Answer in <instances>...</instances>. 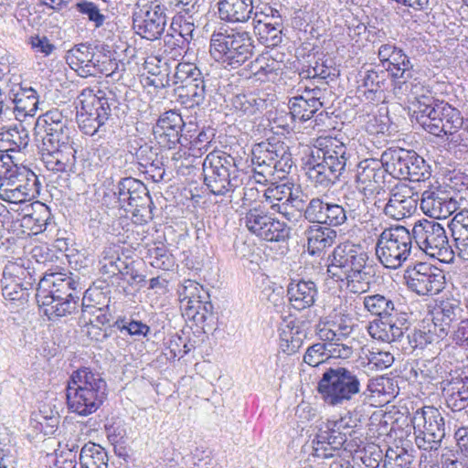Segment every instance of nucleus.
<instances>
[{"label": "nucleus", "mask_w": 468, "mask_h": 468, "mask_svg": "<svg viewBox=\"0 0 468 468\" xmlns=\"http://www.w3.org/2000/svg\"><path fill=\"white\" fill-rule=\"evenodd\" d=\"M463 309L460 302L447 299L436 304L432 311V327L437 329L441 336L445 337L452 322L462 318Z\"/></svg>", "instance_id": "4c0bfd02"}, {"label": "nucleus", "mask_w": 468, "mask_h": 468, "mask_svg": "<svg viewBox=\"0 0 468 468\" xmlns=\"http://www.w3.org/2000/svg\"><path fill=\"white\" fill-rule=\"evenodd\" d=\"M288 109L295 121L304 122L311 120L319 111L317 107L311 102L309 97L297 95L289 99Z\"/></svg>", "instance_id": "4d7b16f0"}, {"label": "nucleus", "mask_w": 468, "mask_h": 468, "mask_svg": "<svg viewBox=\"0 0 468 468\" xmlns=\"http://www.w3.org/2000/svg\"><path fill=\"white\" fill-rule=\"evenodd\" d=\"M348 158L343 142L335 137H319L316 145L302 158L303 168L314 187L329 190L340 181Z\"/></svg>", "instance_id": "f03ea898"}, {"label": "nucleus", "mask_w": 468, "mask_h": 468, "mask_svg": "<svg viewBox=\"0 0 468 468\" xmlns=\"http://www.w3.org/2000/svg\"><path fill=\"white\" fill-rule=\"evenodd\" d=\"M359 372L346 367L326 368L317 383V393L324 405L346 408L353 404L361 392Z\"/></svg>", "instance_id": "1a4fd4ad"}, {"label": "nucleus", "mask_w": 468, "mask_h": 468, "mask_svg": "<svg viewBox=\"0 0 468 468\" xmlns=\"http://www.w3.org/2000/svg\"><path fill=\"white\" fill-rule=\"evenodd\" d=\"M282 61L268 54H261L250 64L251 75L261 82L274 81L283 72Z\"/></svg>", "instance_id": "79ce46f5"}, {"label": "nucleus", "mask_w": 468, "mask_h": 468, "mask_svg": "<svg viewBox=\"0 0 468 468\" xmlns=\"http://www.w3.org/2000/svg\"><path fill=\"white\" fill-rule=\"evenodd\" d=\"M383 460L382 450L376 445L359 449L352 455L351 468H378Z\"/></svg>", "instance_id": "5fc2aeb1"}, {"label": "nucleus", "mask_w": 468, "mask_h": 468, "mask_svg": "<svg viewBox=\"0 0 468 468\" xmlns=\"http://www.w3.org/2000/svg\"><path fill=\"white\" fill-rule=\"evenodd\" d=\"M260 239L266 241H284L290 238L291 229L286 223L271 216L263 231H260Z\"/></svg>", "instance_id": "338daca9"}, {"label": "nucleus", "mask_w": 468, "mask_h": 468, "mask_svg": "<svg viewBox=\"0 0 468 468\" xmlns=\"http://www.w3.org/2000/svg\"><path fill=\"white\" fill-rule=\"evenodd\" d=\"M122 261L123 259L120 257V247L111 245L106 247L101 253L99 261V270L102 274L118 275V271L122 266Z\"/></svg>", "instance_id": "13d9d810"}, {"label": "nucleus", "mask_w": 468, "mask_h": 468, "mask_svg": "<svg viewBox=\"0 0 468 468\" xmlns=\"http://www.w3.org/2000/svg\"><path fill=\"white\" fill-rule=\"evenodd\" d=\"M303 209V217L309 223L331 229L342 226L347 220V211L344 206L321 197L311 198Z\"/></svg>", "instance_id": "b1692460"}, {"label": "nucleus", "mask_w": 468, "mask_h": 468, "mask_svg": "<svg viewBox=\"0 0 468 468\" xmlns=\"http://www.w3.org/2000/svg\"><path fill=\"white\" fill-rule=\"evenodd\" d=\"M271 215L266 212L261 206L250 208L243 218L244 225L247 229L257 237L261 236L260 231L270 222Z\"/></svg>", "instance_id": "bf43d9fd"}, {"label": "nucleus", "mask_w": 468, "mask_h": 468, "mask_svg": "<svg viewBox=\"0 0 468 468\" xmlns=\"http://www.w3.org/2000/svg\"><path fill=\"white\" fill-rule=\"evenodd\" d=\"M458 207V201L440 188L427 189L421 195L420 208L430 218H447Z\"/></svg>", "instance_id": "c85d7f7f"}, {"label": "nucleus", "mask_w": 468, "mask_h": 468, "mask_svg": "<svg viewBox=\"0 0 468 468\" xmlns=\"http://www.w3.org/2000/svg\"><path fill=\"white\" fill-rule=\"evenodd\" d=\"M189 310H186L181 304L180 309L182 315L192 320L197 325H203L209 318L213 317V305L209 298H197L195 297L189 301Z\"/></svg>", "instance_id": "603ef678"}, {"label": "nucleus", "mask_w": 468, "mask_h": 468, "mask_svg": "<svg viewBox=\"0 0 468 468\" xmlns=\"http://www.w3.org/2000/svg\"><path fill=\"white\" fill-rule=\"evenodd\" d=\"M28 142V132L22 124L0 133V148L5 152H20Z\"/></svg>", "instance_id": "3c124183"}, {"label": "nucleus", "mask_w": 468, "mask_h": 468, "mask_svg": "<svg viewBox=\"0 0 468 468\" xmlns=\"http://www.w3.org/2000/svg\"><path fill=\"white\" fill-rule=\"evenodd\" d=\"M39 182L36 174L26 166L14 165L5 168L0 182V199L25 207L38 193Z\"/></svg>", "instance_id": "2eb2a0df"}, {"label": "nucleus", "mask_w": 468, "mask_h": 468, "mask_svg": "<svg viewBox=\"0 0 468 468\" xmlns=\"http://www.w3.org/2000/svg\"><path fill=\"white\" fill-rule=\"evenodd\" d=\"M442 394L446 405L452 411H461L468 407V377L452 378L445 383Z\"/></svg>", "instance_id": "ea45409f"}, {"label": "nucleus", "mask_w": 468, "mask_h": 468, "mask_svg": "<svg viewBox=\"0 0 468 468\" xmlns=\"http://www.w3.org/2000/svg\"><path fill=\"white\" fill-rule=\"evenodd\" d=\"M187 124L180 113L176 111H168L161 114L153 127V133L160 147L176 149L181 146V138L185 135Z\"/></svg>", "instance_id": "a878e982"}, {"label": "nucleus", "mask_w": 468, "mask_h": 468, "mask_svg": "<svg viewBox=\"0 0 468 468\" xmlns=\"http://www.w3.org/2000/svg\"><path fill=\"white\" fill-rule=\"evenodd\" d=\"M410 150L403 148H389L383 152L381 159L386 170V175L389 174L395 178L405 179V173L408 171L407 165L410 161Z\"/></svg>", "instance_id": "c03bdc74"}, {"label": "nucleus", "mask_w": 468, "mask_h": 468, "mask_svg": "<svg viewBox=\"0 0 468 468\" xmlns=\"http://www.w3.org/2000/svg\"><path fill=\"white\" fill-rule=\"evenodd\" d=\"M356 303L362 304L365 310L378 318L399 314L392 296L389 294L374 293L359 296Z\"/></svg>", "instance_id": "a18cd8bd"}, {"label": "nucleus", "mask_w": 468, "mask_h": 468, "mask_svg": "<svg viewBox=\"0 0 468 468\" xmlns=\"http://www.w3.org/2000/svg\"><path fill=\"white\" fill-rule=\"evenodd\" d=\"M208 81L196 64L179 62L172 76L177 101L186 109L200 106L210 91Z\"/></svg>", "instance_id": "ddd939ff"}, {"label": "nucleus", "mask_w": 468, "mask_h": 468, "mask_svg": "<svg viewBox=\"0 0 468 468\" xmlns=\"http://www.w3.org/2000/svg\"><path fill=\"white\" fill-rule=\"evenodd\" d=\"M360 422V416L356 410H349L339 420H327L318 427L315 438L312 441V454L318 458L334 457L348 436L355 432L354 429Z\"/></svg>", "instance_id": "9b49d317"}, {"label": "nucleus", "mask_w": 468, "mask_h": 468, "mask_svg": "<svg viewBox=\"0 0 468 468\" xmlns=\"http://www.w3.org/2000/svg\"><path fill=\"white\" fill-rule=\"evenodd\" d=\"M82 287L72 272L66 271L46 272L39 278L36 300L39 310L54 320L70 315L81 307L83 318L94 317L97 324L104 325L113 318L111 310V291Z\"/></svg>", "instance_id": "f257e3e1"}, {"label": "nucleus", "mask_w": 468, "mask_h": 468, "mask_svg": "<svg viewBox=\"0 0 468 468\" xmlns=\"http://www.w3.org/2000/svg\"><path fill=\"white\" fill-rule=\"evenodd\" d=\"M80 468H108V455L99 444L85 443L79 454Z\"/></svg>", "instance_id": "8fccbe9b"}, {"label": "nucleus", "mask_w": 468, "mask_h": 468, "mask_svg": "<svg viewBox=\"0 0 468 468\" xmlns=\"http://www.w3.org/2000/svg\"><path fill=\"white\" fill-rule=\"evenodd\" d=\"M255 0H218L216 4L217 16L227 24H245L253 15Z\"/></svg>", "instance_id": "7c9ffc66"}, {"label": "nucleus", "mask_w": 468, "mask_h": 468, "mask_svg": "<svg viewBox=\"0 0 468 468\" xmlns=\"http://www.w3.org/2000/svg\"><path fill=\"white\" fill-rule=\"evenodd\" d=\"M254 40L249 31L220 26L210 36L209 53L227 70L237 69L254 53Z\"/></svg>", "instance_id": "423d86ee"}, {"label": "nucleus", "mask_w": 468, "mask_h": 468, "mask_svg": "<svg viewBox=\"0 0 468 468\" xmlns=\"http://www.w3.org/2000/svg\"><path fill=\"white\" fill-rule=\"evenodd\" d=\"M107 397L108 385L101 373L88 367H81L71 373L66 388L69 411L89 416L103 405Z\"/></svg>", "instance_id": "20e7f679"}, {"label": "nucleus", "mask_w": 468, "mask_h": 468, "mask_svg": "<svg viewBox=\"0 0 468 468\" xmlns=\"http://www.w3.org/2000/svg\"><path fill=\"white\" fill-rule=\"evenodd\" d=\"M7 97L14 103V110L23 116H33L38 105V97L32 87H24L19 82L7 85Z\"/></svg>", "instance_id": "c9c22d12"}, {"label": "nucleus", "mask_w": 468, "mask_h": 468, "mask_svg": "<svg viewBox=\"0 0 468 468\" xmlns=\"http://www.w3.org/2000/svg\"><path fill=\"white\" fill-rule=\"evenodd\" d=\"M114 195L118 206L131 213L134 222L143 224L153 218L154 204L146 186L133 177H125L119 181Z\"/></svg>", "instance_id": "f3484780"}, {"label": "nucleus", "mask_w": 468, "mask_h": 468, "mask_svg": "<svg viewBox=\"0 0 468 468\" xmlns=\"http://www.w3.org/2000/svg\"><path fill=\"white\" fill-rule=\"evenodd\" d=\"M378 56L382 69L391 78L395 90L402 94L412 93L417 85L414 84L413 64L402 48L394 44H383L378 48Z\"/></svg>", "instance_id": "4468645a"}, {"label": "nucleus", "mask_w": 468, "mask_h": 468, "mask_svg": "<svg viewBox=\"0 0 468 468\" xmlns=\"http://www.w3.org/2000/svg\"><path fill=\"white\" fill-rule=\"evenodd\" d=\"M92 45L80 44L67 52L66 61L71 69L83 78L84 74L90 69H86L90 60L93 58L91 54Z\"/></svg>", "instance_id": "864d4df0"}, {"label": "nucleus", "mask_w": 468, "mask_h": 468, "mask_svg": "<svg viewBox=\"0 0 468 468\" xmlns=\"http://www.w3.org/2000/svg\"><path fill=\"white\" fill-rule=\"evenodd\" d=\"M367 251L359 244L343 242L337 245L331 255L327 265V276L336 282L340 288H346L354 293L365 292L368 283Z\"/></svg>", "instance_id": "7ed1b4c3"}, {"label": "nucleus", "mask_w": 468, "mask_h": 468, "mask_svg": "<svg viewBox=\"0 0 468 468\" xmlns=\"http://www.w3.org/2000/svg\"><path fill=\"white\" fill-rule=\"evenodd\" d=\"M268 94L265 92H250L238 94L232 99V106L243 114L254 115L266 110L269 105Z\"/></svg>", "instance_id": "de8ad7c7"}, {"label": "nucleus", "mask_w": 468, "mask_h": 468, "mask_svg": "<svg viewBox=\"0 0 468 468\" xmlns=\"http://www.w3.org/2000/svg\"><path fill=\"white\" fill-rule=\"evenodd\" d=\"M358 86L356 96L362 102L375 103L383 98L384 90L388 85V73L382 69L373 68L361 70L358 74Z\"/></svg>", "instance_id": "cd10ccee"}, {"label": "nucleus", "mask_w": 468, "mask_h": 468, "mask_svg": "<svg viewBox=\"0 0 468 468\" xmlns=\"http://www.w3.org/2000/svg\"><path fill=\"white\" fill-rule=\"evenodd\" d=\"M21 262H9L4 269L2 282V294L9 301L26 300L28 290L36 282L35 271L30 266Z\"/></svg>", "instance_id": "4be33fe9"}, {"label": "nucleus", "mask_w": 468, "mask_h": 468, "mask_svg": "<svg viewBox=\"0 0 468 468\" xmlns=\"http://www.w3.org/2000/svg\"><path fill=\"white\" fill-rule=\"evenodd\" d=\"M215 138V130L210 127L199 128L197 124L189 122L185 130V135L181 138V146L176 152L172 159L175 161L185 160L188 165L195 158L200 157L210 147Z\"/></svg>", "instance_id": "5701e85b"}, {"label": "nucleus", "mask_w": 468, "mask_h": 468, "mask_svg": "<svg viewBox=\"0 0 468 468\" xmlns=\"http://www.w3.org/2000/svg\"><path fill=\"white\" fill-rule=\"evenodd\" d=\"M21 226L33 234L42 233L54 225L50 208L40 201H35L21 207Z\"/></svg>", "instance_id": "2f4dec72"}, {"label": "nucleus", "mask_w": 468, "mask_h": 468, "mask_svg": "<svg viewBox=\"0 0 468 468\" xmlns=\"http://www.w3.org/2000/svg\"><path fill=\"white\" fill-rule=\"evenodd\" d=\"M279 181L277 180V183L273 185L267 184L268 187L262 190V196L266 201L270 202L271 205L274 203L273 201H276V203L291 202L298 209H303V200L293 194V185L289 183L279 184Z\"/></svg>", "instance_id": "09e8293b"}, {"label": "nucleus", "mask_w": 468, "mask_h": 468, "mask_svg": "<svg viewBox=\"0 0 468 468\" xmlns=\"http://www.w3.org/2000/svg\"><path fill=\"white\" fill-rule=\"evenodd\" d=\"M148 263L155 269L169 271L175 265V259L164 245H153L147 249L145 255Z\"/></svg>", "instance_id": "680f3d73"}, {"label": "nucleus", "mask_w": 468, "mask_h": 468, "mask_svg": "<svg viewBox=\"0 0 468 468\" xmlns=\"http://www.w3.org/2000/svg\"><path fill=\"white\" fill-rule=\"evenodd\" d=\"M417 247L431 257L451 262L454 259L453 249L449 245L445 229L435 220L420 219L410 231Z\"/></svg>", "instance_id": "a211bd4d"}, {"label": "nucleus", "mask_w": 468, "mask_h": 468, "mask_svg": "<svg viewBox=\"0 0 468 468\" xmlns=\"http://www.w3.org/2000/svg\"><path fill=\"white\" fill-rule=\"evenodd\" d=\"M398 315L383 316L369 322L367 330L369 335L378 341L393 343L404 335V324H398Z\"/></svg>", "instance_id": "f704fd0d"}, {"label": "nucleus", "mask_w": 468, "mask_h": 468, "mask_svg": "<svg viewBox=\"0 0 468 468\" xmlns=\"http://www.w3.org/2000/svg\"><path fill=\"white\" fill-rule=\"evenodd\" d=\"M413 249L410 231L404 226L385 228L375 244V254L381 265L397 270L410 260Z\"/></svg>", "instance_id": "f8f14e48"}, {"label": "nucleus", "mask_w": 468, "mask_h": 468, "mask_svg": "<svg viewBox=\"0 0 468 468\" xmlns=\"http://www.w3.org/2000/svg\"><path fill=\"white\" fill-rule=\"evenodd\" d=\"M422 100L418 101L417 122L424 130L440 137L447 102L429 97H423Z\"/></svg>", "instance_id": "c756f323"}, {"label": "nucleus", "mask_w": 468, "mask_h": 468, "mask_svg": "<svg viewBox=\"0 0 468 468\" xmlns=\"http://www.w3.org/2000/svg\"><path fill=\"white\" fill-rule=\"evenodd\" d=\"M98 54L97 57V69L99 74L112 77L119 80L122 72L125 70V64L117 59L116 52L112 50L111 47L105 44L97 45Z\"/></svg>", "instance_id": "49530a36"}, {"label": "nucleus", "mask_w": 468, "mask_h": 468, "mask_svg": "<svg viewBox=\"0 0 468 468\" xmlns=\"http://www.w3.org/2000/svg\"><path fill=\"white\" fill-rule=\"evenodd\" d=\"M404 280L407 288L420 296L438 294L445 283L442 271L427 262H420L408 268Z\"/></svg>", "instance_id": "aec40b11"}, {"label": "nucleus", "mask_w": 468, "mask_h": 468, "mask_svg": "<svg viewBox=\"0 0 468 468\" xmlns=\"http://www.w3.org/2000/svg\"><path fill=\"white\" fill-rule=\"evenodd\" d=\"M171 34L181 39L182 44H189L193 39L195 25L191 15L176 14L170 25Z\"/></svg>", "instance_id": "052dcab7"}, {"label": "nucleus", "mask_w": 468, "mask_h": 468, "mask_svg": "<svg viewBox=\"0 0 468 468\" xmlns=\"http://www.w3.org/2000/svg\"><path fill=\"white\" fill-rule=\"evenodd\" d=\"M178 300L186 310H189V301L195 297L209 298L208 292L195 281L185 280L177 288Z\"/></svg>", "instance_id": "69168bd1"}, {"label": "nucleus", "mask_w": 468, "mask_h": 468, "mask_svg": "<svg viewBox=\"0 0 468 468\" xmlns=\"http://www.w3.org/2000/svg\"><path fill=\"white\" fill-rule=\"evenodd\" d=\"M371 197L370 194L364 193L361 188H357V186L354 184L346 185V188L343 192V200L345 204V208L348 213H354L360 209L363 203H365L366 199H368Z\"/></svg>", "instance_id": "774afa93"}, {"label": "nucleus", "mask_w": 468, "mask_h": 468, "mask_svg": "<svg viewBox=\"0 0 468 468\" xmlns=\"http://www.w3.org/2000/svg\"><path fill=\"white\" fill-rule=\"evenodd\" d=\"M301 81H309L301 87L303 95L309 97L317 109L324 105V99L328 93L329 81L335 80L340 74L332 58L323 53L308 56L307 59L297 69Z\"/></svg>", "instance_id": "9d476101"}, {"label": "nucleus", "mask_w": 468, "mask_h": 468, "mask_svg": "<svg viewBox=\"0 0 468 468\" xmlns=\"http://www.w3.org/2000/svg\"><path fill=\"white\" fill-rule=\"evenodd\" d=\"M386 170L382 159L366 158L350 172L352 184L371 196L385 182Z\"/></svg>", "instance_id": "bb28decb"}, {"label": "nucleus", "mask_w": 468, "mask_h": 468, "mask_svg": "<svg viewBox=\"0 0 468 468\" xmlns=\"http://www.w3.org/2000/svg\"><path fill=\"white\" fill-rule=\"evenodd\" d=\"M304 325L303 322L292 318L283 319L279 327V347L283 353L292 355L302 347L306 338Z\"/></svg>", "instance_id": "72a5a7b5"}, {"label": "nucleus", "mask_w": 468, "mask_h": 468, "mask_svg": "<svg viewBox=\"0 0 468 468\" xmlns=\"http://www.w3.org/2000/svg\"><path fill=\"white\" fill-rule=\"evenodd\" d=\"M260 40L268 48L278 47L283 39V19H278L277 22L258 21Z\"/></svg>", "instance_id": "6e6d98bb"}, {"label": "nucleus", "mask_w": 468, "mask_h": 468, "mask_svg": "<svg viewBox=\"0 0 468 468\" xmlns=\"http://www.w3.org/2000/svg\"><path fill=\"white\" fill-rule=\"evenodd\" d=\"M417 447L425 452L437 451L445 436V422L440 410L424 406L412 413L410 418Z\"/></svg>", "instance_id": "dca6fc26"}, {"label": "nucleus", "mask_w": 468, "mask_h": 468, "mask_svg": "<svg viewBox=\"0 0 468 468\" xmlns=\"http://www.w3.org/2000/svg\"><path fill=\"white\" fill-rule=\"evenodd\" d=\"M76 120L80 130L86 135L105 133V124L119 110L120 101L110 89L85 88L77 97Z\"/></svg>", "instance_id": "39448f33"}, {"label": "nucleus", "mask_w": 468, "mask_h": 468, "mask_svg": "<svg viewBox=\"0 0 468 468\" xmlns=\"http://www.w3.org/2000/svg\"><path fill=\"white\" fill-rule=\"evenodd\" d=\"M410 193V190L404 193L398 188L388 193V201L383 207L384 214L396 220L411 216L417 208V199L409 195Z\"/></svg>", "instance_id": "e433bc0d"}, {"label": "nucleus", "mask_w": 468, "mask_h": 468, "mask_svg": "<svg viewBox=\"0 0 468 468\" xmlns=\"http://www.w3.org/2000/svg\"><path fill=\"white\" fill-rule=\"evenodd\" d=\"M166 8L158 0L138 1L133 11V27L142 38L159 39L166 27Z\"/></svg>", "instance_id": "6ab92c4d"}, {"label": "nucleus", "mask_w": 468, "mask_h": 468, "mask_svg": "<svg viewBox=\"0 0 468 468\" xmlns=\"http://www.w3.org/2000/svg\"><path fill=\"white\" fill-rule=\"evenodd\" d=\"M204 185L214 196L231 201L235 191L243 185L245 173L237 160L223 151L210 152L203 161Z\"/></svg>", "instance_id": "6e6552de"}, {"label": "nucleus", "mask_w": 468, "mask_h": 468, "mask_svg": "<svg viewBox=\"0 0 468 468\" xmlns=\"http://www.w3.org/2000/svg\"><path fill=\"white\" fill-rule=\"evenodd\" d=\"M304 236L309 253L315 255L335 243L337 232L334 229L313 223L304 230Z\"/></svg>", "instance_id": "37998d69"}, {"label": "nucleus", "mask_w": 468, "mask_h": 468, "mask_svg": "<svg viewBox=\"0 0 468 468\" xmlns=\"http://www.w3.org/2000/svg\"><path fill=\"white\" fill-rule=\"evenodd\" d=\"M35 131L41 137V144L71 141V129L68 118L57 108L37 117Z\"/></svg>", "instance_id": "393cba45"}, {"label": "nucleus", "mask_w": 468, "mask_h": 468, "mask_svg": "<svg viewBox=\"0 0 468 468\" xmlns=\"http://www.w3.org/2000/svg\"><path fill=\"white\" fill-rule=\"evenodd\" d=\"M286 295L294 310L303 311L314 304L318 290L313 281L292 280L287 285Z\"/></svg>", "instance_id": "473e14b6"}, {"label": "nucleus", "mask_w": 468, "mask_h": 468, "mask_svg": "<svg viewBox=\"0 0 468 468\" xmlns=\"http://www.w3.org/2000/svg\"><path fill=\"white\" fill-rule=\"evenodd\" d=\"M251 154L253 179L261 186L286 179L293 165L289 146L276 138L254 144Z\"/></svg>", "instance_id": "0eeeda50"}, {"label": "nucleus", "mask_w": 468, "mask_h": 468, "mask_svg": "<svg viewBox=\"0 0 468 468\" xmlns=\"http://www.w3.org/2000/svg\"><path fill=\"white\" fill-rule=\"evenodd\" d=\"M443 373L438 356L431 358H420L411 365L410 375L420 385L432 383L441 378Z\"/></svg>", "instance_id": "a19ab883"}, {"label": "nucleus", "mask_w": 468, "mask_h": 468, "mask_svg": "<svg viewBox=\"0 0 468 468\" xmlns=\"http://www.w3.org/2000/svg\"><path fill=\"white\" fill-rule=\"evenodd\" d=\"M443 338L431 324L421 328H413L407 334L409 348L415 350L430 347V350L437 354H440L442 349Z\"/></svg>", "instance_id": "58836bf2"}, {"label": "nucleus", "mask_w": 468, "mask_h": 468, "mask_svg": "<svg viewBox=\"0 0 468 468\" xmlns=\"http://www.w3.org/2000/svg\"><path fill=\"white\" fill-rule=\"evenodd\" d=\"M76 153L73 142L47 144L39 145L41 161L47 170L68 178L76 172Z\"/></svg>", "instance_id": "412c9836"}, {"label": "nucleus", "mask_w": 468, "mask_h": 468, "mask_svg": "<svg viewBox=\"0 0 468 468\" xmlns=\"http://www.w3.org/2000/svg\"><path fill=\"white\" fill-rule=\"evenodd\" d=\"M410 161L407 165L408 171L405 173V179L411 182H421L429 179L431 176V167L425 160L415 151L410 150Z\"/></svg>", "instance_id": "e2e57ef3"}, {"label": "nucleus", "mask_w": 468, "mask_h": 468, "mask_svg": "<svg viewBox=\"0 0 468 468\" xmlns=\"http://www.w3.org/2000/svg\"><path fill=\"white\" fill-rule=\"evenodd\" d=\"M413 455L404 447H388L386 451L383 468H410Z\"/></svg>", "instance_id": "0e129e2a"}]
</instances>
